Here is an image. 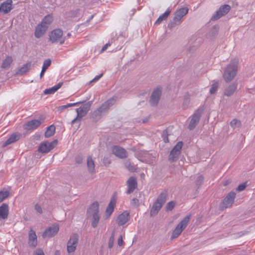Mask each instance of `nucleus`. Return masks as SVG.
Returning <instances> with one entry per match:
<instances>
[{
    "mask_svg": "<svg viewBox=\"0 0 255 255\" xmlns=\"http://www.w3.org/2000/svg\"><path fill=\"white\" fill-rule=\"evenodd\" d=\"M161 95V91L159 89H156L153 91L149 101L152 106H156L158 104Z\"/></svg>",
    "mask_w": 255,
    "mask_h": 255,
    "instance_id": "15",
    "label": "nucleus"
},
{
    "mask_svg": "<svg viewBox=\"0 0 255 255\" xmlns=\"http://www.w3.org/2000/svg\"><path fill=\"white\" fill-rule=\"evenodd\" d=\"M169 134L168 133L167 129H166L162 131V137L164 140V142L167 143L169 142L168 136Z\"/></svg>",
    "mask_w": 255,
    "mask_h": 255,
    "instance_id": "43",
    "label": "nucleus"
},
{
    "mask_svg": "<svg viewBox=\"0 0 255 255\" xmlns=\"http://www.w3.org/2000/svg\"><path fill=\"white\" fill-rule=\"evenodd\" d=\"M94 16V15H92L90 17V18L89 19H88V20H87V22H89V21H90V20H91L93 18Z\"/></svg>",
    "mask_w": 255,
    "mask_h": 255,
    "instance_id": "57",
    "label": "nucleus"
},
{
    "mask_svg": "<svg viewBox=\"0 0 255 255\" xmlns=\"http://www.w3.org/2000/svg\"><path fill=\"white\" fill-rule=\"evenodd\" d=\"M78 235L77 234H73L67 243V252L68 253H74L78 243Z\"/></svg>",
    "mask_w": 255,
    "mask_h": 255,
    "instance_id": "11",
    "label": "nucleus"
},
{
    "mask_svg": "<svg viewBox=\"0 0 255 255\" xmlns=\"http://www.w3.org/2000/svg\"><path fill=\"white\" fill-rule=\"evenodd\" d=\"M28 244L29 246L32 247H35L37 244V236L32 230H31L29 233Z\"/></svg>",
    "mask_w": 255,
    "mask_h": 255,
    "instance_id": "25",
    "label": "nucleus"
},
{
    "mask_svg": "<svg viewBox=\"0 0 255 255\" xmlns=\"http://www.w3.org/2000/svg\"><path fill=\"white\" fill-rule=\"evenodd\" d=\"M204 182V177L202 175H199L197 177L195 180V183L196 186L199 188V187L202 185Z\"/></svg>",
    "mask_w": 255,
    "mask_h": 255,
    "instance_id": "42",
    "label": "nucleus"
},
{
    "mask_svg": "<svg viewBox=\"0 0 255 255\" xmlns=\"http://www.w3.org/2000/svg\"><path fill=\"white\" fill-rule=\"evenodd\" d=\"M47 26H44L42 24H39L35 28L34 35L35 37L39 38L41 37L47 31Z\"/></svg>",
    "mask_w": 255,
    "mask_h": 255,
    "instance_id": "22",
    "label": "nucleus"
},
{
    "mask_svg": "<svg viewBox=\"0 0 255 255\" xmlns=\"http://www.w3.org/2000/svg\"><path fill=\"white\" fill-rule=\"evenodd\" d=\"M116 203L117 193H115L113 195L111 199V201L106 208L105 214V216L106 217V219L109 218L113 213L114 209L116 207Z\"/></svg>",
    "mask_w": 255,
    "mask_h": 255,
    "instance_id": "12",
    "label": "nucleus"
},
{
    "mask_svg": "<svg viewBox=\"0 0 255 255\" xmlns=\"http://www.w3.org/2000/svg\"><path fill=\"white\" fill-rule=\"evenodd\" d=\"M176 205V202L172 201L168 202L166 206V210L168 211H171Z\"/></svg>",
    "mask_w": 255,
    "mask_h": 255,
    "instance_id": "45",
    "label": "nucleus"
},
{
    "mask_svg": "<svg viewBox=\"0 0 255 255\" xmlns=\"http://www.w3.org/2000/svg\"><path fill=\"white\" fill-rule=\"evenodd\" d=\"M190 103V99L188 97H186L184 98L183 103V106L184 109H186L188 106L189 105Z\"/></svg>",
    "mask_w": 255,
    "mask_h": 255,
    "instance_id": "49",
    "label": "nucleus"
},
{
    "mask_svg": "<svg viewBox=\"0 0 255 255\" xmlns=\"http://www.w3.org/2000/svg\"><path fill=\"white\" fill-rule=\"evenodd\" d=\"M34 208H35V210L38 213H39L40 214H42V208H41V207L40 206V205H39L38 204H36L35 205Z\"/></svg>",
    "mask_w": 255,
    "mask_h": 255,
    "instance_id": "51",
    "label": "nucleus"
},
{
    "mask_svg": "<svg viewBox=\"0 0 255 255\" xmlns=\"http://www.w3.org/2000/svg\"><path fill=\"white\" fill-rule=\"evenodd\" d=\"M237 86L238 83L236 82H234L230 85L225 89L224 95L228 97L233 95L237 89Z\"/></svg>",
    "mask_w": 255,
    "mask_h": 255,
    "instance_id": "24",
    "label": "nucleus"
},
{
    "mask_svg": "<svg viewBox=\"0 0 255 255\" xmlns=\"http://www.w3.org/2000/svg\"><path fill=\"white\" fill-rule=\"evenodd\" d=\"M128 190L126 193L129 194L132 193L137 187L136 178L135 176L130 177L127 181Z\"/></svg>",
    "mask_w": 255,
    "mask_h": 255,
    "instance_id": "14",
    "label": "nucleus"
},
{
    "mask_svg": "<svg viewBox=\"0 0 255 255\" xmlns=\"http://www.w3.org/2000/svg\"><path fill=\"white\" fill-rule=\"evenodd\" d=\"M116 233V230L114 229L112 231V235L111 237L110 238L109 243H108V247L109 249H111L113 248L115 241V235Z\"/></svg>",
    "mask_w": 255,
    "mask_h": 255,
    "instance_id": "38",
    "label": "nucleus"
},
{
    "mask_svg": "<svg viewBox=\"0 0 255 255\" xmlns=\"http://www.w3.org/2000/svg\"><path fill=\"white\" fill-rule=\"evenodd\" d=\"M55 132V127L54 125H51L47 128L46 131L45 132V136L49 137L54 134Z\"/></svg>",
    "mask_w": 255,
    "mask_h": 255,
    "instance_id": "34",
    "label": "nucleus"
},
{
    "mask_svg": "<svg viewBox=\"0 0 255 255\" xmlns=\"http://www.w3.org/2000/svg\"><path fill=\"white\" fill-rule=\"evenodd\" d=\"M118 243L119 246H122V245L123 244V238L122 236H121L118 239Z\"/></svg>",
    "mask_w": 255,
    "mask_h": 255,
    "instance_id": "56",
    "label": "nucleus"
},
{
    "mask_svg": "<svg viewBox=\"0 0 255 255\" xmlns=\"http://www.w3.org/2000/svg\"><path fill=\"white\" fill-rule=\"evenodd\" d=\"M87 218L92 217V226L96 228L100 220L99 204L97 201L93 203L87 211Z\"/></svg>",
    "mask_w": 255,
    "mask_h": 255,
    "instance_id": "2",
    "label": "nucleus"
},
{
    "mask_svg": "<svg viewBox=\"0 0 255 255\" xmlns=\"http://www.w3.org/2000/svg\"><path fill=\"white\" fill-rule=\"evenodd\" d=\"M129 219V213L125 211L119 215L117 219V223L119 226H123L127 223Z\"/></svg>",
    "mask_w": 255,
    "mask_h": 255,
    "instance_id": "18",
    "label": "nucleus"
},
{
    "mask_svg": "<svg viewBox=\"0 0 255 255\" xmlns=\"http://www.w3.org/2000/svg\"><path fill=\"white\" fill-rule=\"evenodd\" d=\"M63 31L60 29L53 30L49 34V40L52 43L59 42L60 44L64 43L66 37L63 38Z\"/></svg>",
    "mask_w": 255,
    "mask_h": 255,
    "instance_id": "7",
    "label": "nucleus"
},
{
    "mask_svg": "<svg viewBox=\"0 0 255 255\" xmlns=\"http://www.w3.org/2000/svg\"><path fill=\"white\" fill-rule=\"evenodd\" d=\"M31 66V64L30 62L26 63L18 69L16 72V74L22 75L30 69Z\"/></svg>",
    "mask_w": 255,
    "mask_h": 255,
    "instance_id": "30",
    "label": "nucleus"
},
{
    "mask_svg": "<svg viewBox=\"0 0 255 255\" xmlns=\"http://www.w3.org/2000/svg\"><path fill=\"white\" fill-rule=\"evenodd\" d=\"M13 62V59L11 56H7L2 62L1 67L3 69L10 66Z\"/></svg>",
    "mask_w": 255,
    "mask_h": 255,
    "instance_id": "35",
    "label": "nucleus"
},
{
    "mask_svg": "<svg viewBox=\"0 0 255 255\" xmlns=\"http://www.w3.org/2000/svg\"><path fill=\"white\" fill-rule=\"evenodd\" d=\"M203 111H204V109L202 108H200L197 109L195 112V113L192 116V118L191 119L190 122L188 127V128L189 130H192L195 128L196 125L199 122L200 118L203 113Z\"/></svg>",
    "mask_w": 255,
    "mask_h": 255,
    "instance_id": "8",
    "label": "nucleus"
},
{
    "mask_svg": "<svg viewBox=\"0 0 255 255\" xmlns=\"http://www.w3.org/2000/svg\"><path fill=\"white\" fill-rule=\"evenodd\" d=\"M9 193L8 191L0 192V203L3 201L5 198L8 197Z\"/></svg>",
    "mask_w": 255,
    "mask_h": 255,
    "instance_id": "41",
    "label": "nucleus"
},
{
    "mask_svg": "<svg viewBox=\"0 0 255 255\" xmlns=\"http://www.w3.org/2000/svg\"><path fill=\"white\" fill-rule=\"evenodd\" d=\"M191 215L186 216L177 225L174 230L173 231L171 237V239L177 238L182 233L184 229L187 227L190 219Z\"/></svg>",
    "mask_w": 255,
    "mask_h": 255,
    "instance_id": "6",
    "label": "nucleus"
},
{
    "mask_svg": "<svg viewBox=\"0 0 255 255\" xmlns=\"http://www.w3.org/2000/svg\"><path fill=\"white\" fill-rule=\"evenodd\" d=\"M111 45L110 42L107 43L102 48L101 51H105L108 47V46H110Z\"/></svg>",
    "mask_w": 255,
    "mask_h": 255,
    "instance_id": "54",
    "label": "nucleus"
},
{
    "mask_svg": "<svg viewBox=\"0 0 255 255\" xmlns=\"http://www.w3.org/2000/svg\"><path fill=\"white\" fill-rule=\"evenodd\" d=\"M116 98L112 97L104 103L99 108V110L103 113L107 112L109 109L116 102Z\"/></svg>",
    "mask_w": 255,
    "mask_h": 255,
    "instance_id": "20",
    "label": "nucleus"
},
{
    "mask_svg": "<svg viewBox=\"0 0 255 255\" xmlns=\"http://www.w3.org/2000/svg\"><path fill=\"white\" fill-rule=\"evenodd\" d=\"M12 8V0H6L0 4V12L3 14L8 13Z\"/></svg>",
    "mask_w": 255,
    "mask_h": 255,
    "instance_id": "16",
    "label": "nucleus"
},
{
    "mask_svg": "<svg viewBox=\"0 0 255 255\" xmlns=\"http://www.w3.org/2000/svg\"><path fill=\"white\" fill-rule=\"evenodd\" d=\"M171 12V10L168 8L162 14L160 15L155 22V24H159L163 20H166Z\"/></svg>",
    "mask_w": 255,
    "mask_h": 255,
    "instance_id": "29",
    "label": "nucleus"
},
{
    "mask_svg": "<svg viewBox=\"0 0 255 255\" xmlns=\"http://www.w3.org/2000/svg\"><path fill=\"white\" fill-rule=\"evenodd\" d=\"M57 139H54L51 142L45 141L40 144L38 151L42 153H47L53 149L57 145Z\"/></svg>",
    "mask_w": 255,
    "mask_h": 255,
    "instance_id": "9",
    "label": "nucleus"
},
{
    "mask_svg": "<svg viewBox=\"0 0 255 255\" xmlns=\"http://www.w3.org/2000/svg\"><path fill=\"white\" fill-rule=\"evenodd\" d=\"M130 204L132 206L137 207L139 206V200L136 198H133L131 201Z\"/></svg>",
    "mask_w": 255,
    "mask_h": 255,
    "instance_id": "48",
    "label": "nucleus"
},
{
    "mask_svg": "<svg viewBox=\"0 0 255 255\" xmlns=\"http://www.w3.org/2000/svg\"><path fill=\"white\" fill-rule=\"evenodd\" d=\"M167 195V191L165 190L160 193L150 209V215L151 217L154 216L158 214L163 205L166 202Z\"/></svg>",
    "mask_w": 255,
    "mask_h": 255,
    "instance_id": "3",
    "label": "nucleus"
},
{
    "mask_svg": "<svg viewBox=\"0 0 255 255\" xmlns=\"http://www.w3.org/2000/svg\"><path fill=\"white\" fill-rule=\"evenodd\" d=\"M51 64V60L50 59H47L44 60L43 62V65L42 68V70L41 71V73L40 74V78L41 79L46 70L47 69V68L50 66Z\"/></svg>",
    "mask_w": 255,
    "mask_h": 255,
    "instance_id": "32",
    "label": "nucleus"
},
{
    "mask_svg": "<svg viewBox=\"0 0 255 255\" xmlns=\"http://www.w3.org/2000/svg\"><path fill=\"white\" fill-rule=\"evenodd\" d=\"M41 124L40 120H33L29 121L25 125V128L27 130H33L37 128Z\"/></svg>",
    "mask_w": 255,
    "mask_h": 255,
    "instance_id": "23",
    "label": "nucleus"
},
{
    "mask_svg": "<svg viewBox=\"0 0 255 255\" xmlns=\"http://www.w3.org/2000/svg\"><path fill=\"white\" fill-rule=\"evenodd\" d=\"M146 120H143V122H143V123H145L146 122Z\"/></svg>",
    "mask_w": 255,
    "mask_h": 255,
    "instance_id": "59",
    "label": "nucleus"
},
{
    "mask_svg": "<svg viewBox=\"0 0 255 255\" xmlns=\"http://www.w3.org/2000/svg\"><path fill=\"white\" fill-rule=\"evenodd\" d=\"M33 255H44V253L41 250H36Z\"/></svg>",
    "mask_w": 255,
    "mask_h": 255,
    "instance_id": "53",
    "label": "nucleus"
},
{
    "mask_svg": "<svg viewBox=\"0 0 255 255\" xmlns=\"http://www.w3.org/2000/svg\"><path fill=\"white\" fill-rule=\"evenodd\" d=\"M84 102H77V103H69V104H67V105H63V106H60L58 107V110L59 111H62L68 108H70V107H73V106H77V105H78L80 104H82Z\"/></svg>",
    "mask_w": 255,
    "mask_h": 255,
    "instance_id": "37",
    "label": "nucleus"
},
{
    "mask_svg": "<svg viewBox=\"0 0 255 255\" xmlns=\"http://www.w3.org/2000/svg\"><path fill=\"white\" fill-rule=\"evenodd\" d=\"M180 154L179 152H177L176 150L172 149L170 151L169 156V160L171 162H174L178 158L179 155Z\"/></svg>",
    "mask_w": 255,
    "mask_h": 255,
    "instance_id": "36",
    "label": "nucleus"
},
{
    "mask_svg": "<svg viewBox=\"0 0 255 255\" xmlns=\"http://www.w3.org/2000/svg\"><path fill=\"white\" fill-rule=\"evenodd\" d=\"M8 215V206L6 203H3L0 206V219H5Z\"/></svg>",
    "mask_w": 255,
    "mask_h": 255,
    "instance_id": "26",
    "label": "nucleus"
},
{
    "mask_svg": "<svg viewBox=\"0 0 255 255\" xmlns=\"http://www.w3.org/2000/svg\"><path fill=\"white\" fill-rule=\"evenodd\" d=\"M227 184V182H225V183L224 184L225 185H226Z\"/></svg>",
    "mask_w": 255,
    "mask_h": 255,
    "instance_id": "60",
    "label": "nucleus"
},
{
    "mask_svg": "<svg viewBox=\"0 0 255 255\" xmlns=\"http://www.w3.org/2000/svg\"><path fill=\"white\" fill-rule=\"evenodd\" d=\"M59 230L58 225H53L51 227L47 228L43 233V237L51 238L57 234Z\"/></svg>",
    "mask_w": 255,
    "mask_h": 255,
    "instance_id": "17",
    "label": "nucleus"
},
{
    "mask_svg": "<svg viewBox=\"0 0 255 255\" xmlns=\"http://www.w3.org/2000/svg\"><path fill=\"white\" fill-rule=\"evenodd\" d=\"M103 75V74L102 73L101 74H100L99 75H97L96 76L94 79L93 80L91 81V82H93V81H98V80H99Z\"/></svg>",
    "mask_w": 255,
    "mask_h": 255,
    "instance_id": "55",
    "label": "nucleus"
},
{
    "mask_svg": "<svg viewBox=\"0 0 255 255\" xmlns=\"http://www.w3.org/2000/svg\"><path fill=\"white\" fill-rule=\"evenodd\" d=\"M238 124L241 125V122L236 119H234L230 122V126L232 128H235Z\"/></svg>",
    "mask_w": 255,
    "mask_h": 255,
    "instance_id": "46",
    "label": "nucleus"
},
{
    "mask_svg": "<svg viewBox=\"0 0 255 255\" xmlns=\"http://www.w3.org/2000/svg\"><path fill=\"white\" fill-rule=\"evenodd\" d=\"M21 134L18 132L12 133L9 137L2 143V147H5L8 145L18 140Z\"/></svg>",
    "mask_w": 255,
    "mask_h": 255,
    "instance_id": "21",
    "label": "nucleus"
},
{
    "mask_svg": "<svg viewBox=\"0 0 255 255\" xmlns=\"http://www.w3.org/2000/svg\"><path fill=\"white\" fill-rule=\"evenodd\" d=\"M113 153L121 158H125L128 157L127 151L123 148L119 146H114L113 147Z\"/></svg>",
    "mask_w": 255,
    "mask_h": 255,
    "instance_id": "19",
    "label": "nucleus"
},
{
    "mask_svg": "<svg viewBox=\"0 0 255 255\" xmlns=\"http://www.w3.org/2000/svg\"><path fill=\"white\" fill-rule=\"evenodd\" d=\"M236 194L234 192H231L228 194L221 203V207L227 208L232 206L236 198Z\"/></svg>",
    "mask_w": 255,
    "mask_h": 255,
    "instance_id": "13",
    "label": "nucleus"
},
{
    "mask_svg": "<svg viewBox=\"0 0 255 255\" xmlns=\"http://www.w3.org/2000/svg\"><path fill=\"white\" fill-rule=\"evenodd\" d=\"M102 113L101 111L98 108L92 113L91 115V118L94 122H97L101 119Z\"/></svg>",
    "mask_w": 255,
    "mask_h": 255,
    "instance_id": "31",
    "label": "nucleus"
},
{
    "mask_svg": "<svg viewBox=\"0 0 255 255\" xmlns=\"http://www.w3.org/2000/svg\"><path fill=\"white\" fill-rule=\"evenodd\" d=\"M247 186V185L246 182L243 183L242 184H240L237 188L236 190H237V191H242L246 188Z\"/></svg>",
    "mask_w": 255,
    "mask_h": 255,
    "instance_id": "47",
    "label": "nucleus"
},
{
    "mask_svg": "<svg viewBox=\"0 0 255 255\" xmlns=\"http://www.w3.org/2000/svg\"><path fill=\"white\" fill-rule=\"evenodd\" d=\"M188 10L187 7H182L177 9L174 13V16L172 20L169 22L168 27L169 29H172L176 25H179L182 18L188 13Z\"/></svg>",
    "mask_w": 255,
    "mask_h": 255,
    "instance_id": "5",
    "label": "nucleus"
},
{
    "mask_svg": "<svg viewBox=\"0 0 255 255\" xmlns=\"http://www.w3.org/2000/svg\"><path fill=\"white\" fill-rule=\"evenodd\" d=\"M227 184V182H225V183L224 184L225 185H226Z\"/></svg>",
    "mask_w": 255,
    "mask_h": 255,
    "instance_id": "61",
    "label": "nucleus"
},
{
    "mask_svg": "<svg viewBox=\"0 0 255 255\" xmlns=\"http://www.w3.org/2000/svg\"><path fill=\"white\" fill-rule=\"evenodd\" d=\"M93 101H89L88 102L82 105L79 108L76 109L77 115L76 117L72 121V125L74 124L76 122L80 123L82 118L85 117L90 111V108L93 104Z\"/></svg>",
    "mask_w": 255,
    "mask_h": 255,
    "instance_id": "4",
    "label": "nucleus"
},
{
    "mask_svg": "<svg viewBox=\"0 0 255 255\" xmlns=\"http://www.w3.org/2000/svg\"><path fill=\"white\" fill-rule=\"evenodd\" d=\"M71 36V33H68L67 35V37H70Z\"/></svg>",
    "mask_w": 255,
    "mask_h": 255,
    "instance_id": "58",
    "label": "nucleus"
},
{
    "mask_svg": "<svg viewBox=\"0 0 255 255\" xmlns=\"http://www.w3.org/2000/svg\"><path fill=\"white\" fill-rule=\"evenodd\" d=\"M103 162L106 166H108L111 163L110 160L108 157H104Z\"/></svg>",
    "mask_w": 255,
    "mask_h": 255,
    "instance_id": "52",
    "label": "nucleus"
},
{
    "mask_svg": "<svg viewBox=\"0 0 255 255\" xmlns=\"http://www.w3.org/2000/svg\"><path fill=\"white\" fill-rule=\"evenodd\" d=\"M62 85H63L62 82H59L56 85H55L51 88L45 89L43 93L44 94H46V95L53 94L55 92H56L59 88H60L61 87V86H62Z\"/></svg>",
    "mask_w": 255,
    "mask_h": 255,
    "instance_id": "28",
    "label": "nucleus"
},
{
    "mask_svg": "<svg viewBox=\"0 0 255 255\" xmlns=\"http://www.w3.org/2000/svg\"><path fill=\"white\" fill-rule=\"evenodd\" d=\"M231 10V6L228 4H224L220 6L218 10L212 15L211 20H217L227 14Z\"/></svg>",
    "mask_w": 255,
    "mask_h": 255,
    "instance_id": "10",
    "label": "nucleus"
},
{
    "mask_svg": "<svg viewBox=\"0 0 255 255\" xmlns=\"http://www.w3.org/2000/svg\"><path fill=\"white\" fill-rule=\"evenodd\" d=\"M75 161H76V163H77L78 164H81L83 161L82 156L81 155H78L75 157Z\"/></svg>",
    "mask_w": 255,
    "mask_h": 255,
    "instance_id": "50",
    "label": "nucleus"
},
{
    "mask_svg": "<svg viewBox=\"0 0 255 255\" xmlns=\"http://www.w3.org/2000/svg\"><path fill=\"white\" fill-rule=\"evenodd\" d=\"M219 87V83L218 82H214L211 85L210 93L211 94H214L217 92Z\"/></svg>",
    "mask_w": 255,
    "mask_h": 255,
    "instance_id": "40",
    "label": "nucleus"
},
{
    "mask_svg": "<svg viewBox=\"0 0 255 255\" xmlns=\"http://www.w3.org/2000/svg\"><path fill=\"white\" fill-rule=\"evenodd\" d=\"M87 164L88 170L89 173L91 174H94L96 172L95 171V165L94 161H93L92 157L89 156L87 158Z\"/></svg>",
    "mask_w": 255,
    "mask_h": 255,
    "instance_id": "27",
    "label": "nucleus"
},
{
    "mask_svg": "<svg viewBox=\"0 0 255 255\" xmlns=\"http://www.w3.org/2000/svg\"><path fill=\"white\" fill-rule=\"evenodd\" d=\"M53 20V18L52 16L51 15L48 14L43 18L41 24L44 26H47L48 28V26L52 22Z\"/></svg>",
    "mask_w": 255,
    "mask_h": 255,
    "instance_id": "33",
    "label": "nucleus"
},
{
    "mask_svg": "<svg viewBox=\"0 0 255 255\" xmlns=\"http://www.w3.org/2000/svg\"><path fill=\"white\" fill-rule=\"evenodd\" d=\"M183 143L182 141H179L173 147L172 149L177 151V152H179V153L181 152V149L182 148V147L183 146Z\"/></svg>",
    "mask_w": 255,
    "mask_h": 255,
    "instance_id": "44",
    "label": "nucleus"
},
{
    "mask_svg": "<svg viewBox=\"0 0 255 255\" xmlns=\"http://www.w3.org/2000/svg\"><path fill=\"white\" fill-rule=\"evenodd\" d=\"M126 167L130 172H135L136 168L135 165L132 164L129 161H127L125 163Z\"/></svg>",
    "mask_w": 255,
    "mask_h": 255,
    "instance_id": "39",
    "label": "nucleus"
},
{
    "mask_svg": "<svg viewBox=\"0 0 255 255\" xmlns=\"http://www.w3.org/2000/svg\"><path fill=\"white\" fill-rule=\"evenodd\" d=\"M238 64V59H233L225 69L223 76L227 83L232 81L237 75Z\"/></svg>",
    "mask_w": 255,
    "mask_h": 255,
    "instance_id": "1",
    "label": "nucleus"
}]
</instances>
